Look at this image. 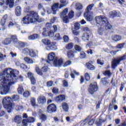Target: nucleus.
Wrapping results in <instances>:
<instances>
[{
    "label": "nucleus",
    "mask_w": 126,
    "mask_h": 126,
    "mask_svg": "<svg viewBox=\"0 0 126 126\" xmlns=\"http://www.w3.org/2000/svg\"><path fill=\"white\" fill-rule=\"evenodd\" d=\"M22 121V118L20 116H16L14 119V122L17 124H20Z\"/></svg>",
    "instance_id": "b1692460"
},
{
    "label": "nucleus",
    "mask_w": 126,
    "mask_h": 126,
    "mask_svg": "<svg viewBox=\"0 0 126 126\" xmlns=\"http://www.w3.org/2000/svg\"><path fill=\"white\" fill-rule=\"evenodd\" d=\"M112 39L114 41V42H118L122 40V36L121 35H113L112 36Z\"/></svg>",
    "instance_id": "6ab92c4d"
},
{
    "label": "nucleus",
    "mask_w": 126,
    "mask_h": 126,
    "mask_svg": "<svg viewBox=\"0 0 126 126\" xmlns=\"http://www.w3.org/2000/svg\"><path fill=\"white\" fill-rule=\"evenodd\" d=\"M12 41H11V39L10 38H5L3 41V44H4V45H9V44H11Z\"/></svg>",
    "instance_id": "c756f323"
},
{
    "label": "nucleus",
    "mask_w": 126,
    "mask_h": 126,
    "mask_svg": "<svg viewBox=\"0 0 126 126\" xmlns=\"http://www.w3.org/2000/svg\"><path fill=\"white\" fill-rule=\"evenodd\" d=\"M63 40H64L65 43H67V42H68V41H69L68 36L67 35H64Z\"/></svg>",
    "instance_id": "e2e57ef3"
},
{
    "label": "nucleus",
    "mask_w": 126,
    "mask_h": 126,
    "mask_svg": "<svg viewBox=\"0 0 126 126\" xmlns=\"http://www.w3.org/2000/svg\"><path fill=\"white\" fill-rule=\"evenodd\" d=\"M53 84H54V82L49 81L47 83V86H48V87H51V86H53Z\"/></svg>",
    "instance_id": "bf43d9fd"
},
{
    "label": "nucleus",
    "mask_w": 126,
    "mask_h": 126,
    "mask_svg": "<svg viewBox=\"0 0 126 126\" xmlns=\"http://www.w3.org/2000/svg\"><path fill=\"white\" fill-rule=\"evenodd\" d=\"M51 28H52V24L51 23H48L46 24V28H44V29L50 30Z\"/></svg>",
    "instance_id": "c03bdc74"
},
{
    "label": "nucleus",
    "mask_w": 126,
    "mask_h": 126,
    "mask_svg": "<svg viewBox=\"0 0 126 126\" xmlns=\"http://www.w3.org/2000/svg\"><path fill=\"white\" fill-rule=\"evenodd\" d=\"M70 64H71V61H68L64 64L63 66L65 67L68 65H70Z\"/></svg>",
    "instance_id": "052dcab7"
},
{
    "label": "nucleus",
    "mask_w": 126,
    "mask_h": 126,
    "mask_svg": "<svg viewBox=\"0 0 126 126\" xmlns=\"http://www.w3.org/2000/svg\"><path fill=\"white\" fill-rule=\"evenodd\" d=\"M86 66L88 68V69H90V70H94V69H95V66H94V65H92L90 63H87Z\"/></svg>",
    "instance_id": "a878e982"
},
{
    "label": "nucleus",
    "mask_w": 126,
    "mask_h": 126,
    "mask_svg": "<svg viewBox=\"0 0 126 126\" xmlns=\"http://www.w3.org/2000/svg\"><path fill=\"white\" fill-rule=\"evenodd\" d=\"M95 20L97 26H103V25H104L105 26V30H111L112 29V25L108 21V18L105 16L101 15L95 17Z\"/></svg>",
    "instance_id": "7ed1b4c3"
},
{
    "label": "nucleus",
    "mask_w": 126,
    "mask_h": 126,
    "mask_svg": "<svg viewBox=\"0 0 126 126\" xmlns=\"http://www.w3.org/2000/svg\"><path fill=\"white\" fill-rule=\"evenodd\" d=\"M11 39L12 40L13 42L14 43H16V44H17L19 41L17 39V37L16 35H13L11 36Z\"/></svg>",
    "instance_id": "58836bf2"
},
{
    "label": "nucleus",
    "mask_w": 126,
    "mask_h": 126,
    "mask_svg": "<svg viewBox=\"0 0 126 126\" xmlns=\"http://www.w3.org/2000/svg\"><path fill=\"white\" fill-rule=\"evenodd\" d=\"M31 104L32 105V106H33V107H34L35 105H36V100L35 99V98L32 97L31 99Z\"/></svg>",
    "instance_id": "de8ad7c7"
},
{
    "label": "nucleus",
    "mask_w": 126,
    "mask_h": 126,
    "mask_svg": "<svg viewBox=\"0 0 126 126\" xmlns=\"http://www.w3.org/2000/svg\"><path fill=\"white\" fill-rule=\"evenodd\" d=\"M48 113H55L57 112V106L55 104H51L47 108Z\"/></svg>",
    "instance_id": "1a4fd4ad"
},
{
    "label": "nucleus",
    "mask_w": 126,
    "mask_h": 126,
    "mask_svg": "<svg viewBox=\"0 0 126 126\" xmlns=\"http://www.w3.org/2000/svg\"><path fill=\"white\" fill-rule=\"evenodd\" d=\"M110 15L111 17H119L120 13L116 11L112 12L110 13Z\"/></svg>",
    "instance_id": "7c9ffc66"
},
{
    "label": "nucleus",
    "mask_w": 126,
    "mask_h": 126,
    "mask_svg": "<svg viewBox=\"0 0 126 126\" xmlns=\"http://www.w3.org/2000/svg\"><path fill=\"white\" fill-rule=\"evenodd\" d=\"M39 37V34H34L29 36V40H36V39H38Z\"/></svg>",
    "instance_id": "cd10ccee"
},
{
    "label": "nucleus",
    "mask_w": 126,
    "mask_h": 126,
    "mask_svg": "<svg viewBox=\"0 0 126 126\" xmlns=\"http://www.w3.org/2000/svg\"><path fill=\"white\" fill-rule=\"evenodd\" d=\"M94 6V4H91L87 6L86 12L84 13V16H86V14H88L90 12V10L92 9V8Z\"/></svg>",
    "instance_id": "4be33fe9"
},
{
    "label": "nucleus",
    "mask_w": 126,
    "mask_h": 126,
    "mask_svg": "<svg viewBox=\"0 0 126 126\" xmlns=\"http://www.w3.org/2000/svg\"><path fill=\"white\" fill-rule=\"evenodd\" d=\"M53 31L57 32L58 31V27L56 25H54L52 27Z\"/></svg>",
    "instance_id": "774afa93"
},
{
    "label": "nucleus",
    "mask_w": 126,
    "mask_h": 126,
    "mask_svg": "<svg viewBox=\"0 0 126 126\" xmlns=\"http://www.w3.org/2000/svg\"><path fill=\"white\" fill-rule=\"evenodd\" d=\"M15 14L17 16H20L21 15V7L20 6L16 7Z\"/></svg>",
    "instance_id": "a211bd4d"
},
{
    "label": "nucleus",
    "mask_w": 126,
    "mask_h": 126,
    "mask_svg": "<svg viewBox=\"0 0 126 126\" xmlns=\"http://www.w3.org/2000/svg\"><path fill=\"white\" fill-rule=\"evenodd\" d=\"M18 92L19 94H22V93L24 92V89H23V87L22 86L20 85L18 88Z\"/></svg>",
    "instance_id": "e433bc0d"
},
{
    "label": "nucleus",
    "mask_w": 126,
    "mask_h": 126,
    "mask_svg": "<svg viewBox=\"0 0 126 126\" xmlns=\"http://www.w3.org/2000/svg\"><path fill=\"white\" fill-rule=\"evenodd\" d=\"M29 56L31 58H35L38 57V52L35 51L33 49H31L29 53Z\"/></svg>",
    "instance_id": "dca6fc26"
},
{
    "label": "nucleus",
    "mask_w": 126,
    "mask_h": 126,
    "mask_svg": "<svg viewBox=\"0 0 126 126\" xmlns=\"http://www.w3.org/2000/svg\"><path fill=\"white\" fill-rule=\"evenodd\" d=\"M75 50L80 52L81 51V47L79 45H76L75 46Z\"/></svg>",
    "instance_id": "69168bd1"
},
{
    "label": "nucleus",
    "mask_w": 126,
    "mask_h": 126,
    "mask_svg": "<svg viewBox=\"0 0 126 126\" xmlns=\"http://www.w3.org/2000/svg\"><path fill=\"white\" fill-rule=\"evenodd\" d=\"M28 77L30 78L31 83L32 85H35L36 84V79L33 76V73L31 72H29L28 73Z\"/></svg>",
    "instance_id": "ddd939ff"
},
{
    "label": "nucleus",
    "mask_w": 126,
    "mask_h": 126,
    "mask_svg": "<svg viewBox=\"0 0 126 126\" xmlns=\"http://www.w3.org/2000/svg\"><path fill=\"white\" fill-rule=\"evenodd\" d=\"M46 62L49 64L53 63L55 66H60L63 63V59H59L56 58V55L53 52L49 54L48 59L46 60Z\"/></svg>",
    "instance_id": "20e7f679"
},
{
    "label": "nucleus",
    "mask_w": 126,
    "mask_h": 126,
    "mask_svg": "<svg viewBox=\"0 0 126 126\" xmlns=\"http://www.w3.org/2000/svg\"><path fill=\"white\" fill-rule=\"evenodd\" d=\"M12 26H18V24L14 21L9 22L8 27L10 28V27H12Z\"/></svg>",
    "instance_id": "473e14b6"
},
{
    "label": "nucleus",
    "mask_w": 126,
    "mask_h": 126,
    "mask_svg": "<svg viewBox=\"0 0 126 126\" xmlns=\"http://www.w3.org/2000/svg\"><path fill=\"white\" fill-rule=\"evenodd\" d=\"M37 102L40 105H45V103L47 102V99L45 96L40 95L37 98Z\"/></svg>",
    "instance_id": "9d476101"
},
{
    "label": "nucleus",
    "mask_w": 126,
    "mask_h": 126,
    "mask_svg": "<svg viewBox=\"0 0 126 126\" xmlns=\"http://www.w3.org/2000/svg\"><path fill=\"white\" fill-rule=\"evenodd\" d=\"M24 97H29L30 96V93L29 91H26L23 94Z\"/></svg>",
    "instance_id": "5fc2aeb1"
},
{
    "label": "nucleus",
    "mask_w": 126,
    "mask_h": 126,
    "mask_svg": "<svg viewBox=\"0 0 126 126\" xmlns=\"http://www.w3.org/2000/svg\"><path fill=\"white\" fill-rule=\"evenodd\" d=\"M15 109L17 111H20V110H22V109H23V106L22 105H17L16 106Z\"/></svg>",
    "instance_id": "4d7b16f0"
},
{
    "label": "nucleus",
    "mask_w": 126,
    "mask_h": 126,
    "mask_svg": "<svg viewBox=\"0 0 126 126\" xmlns=\"http://www.w3.org/2000/svg\"><path fill=\"white\" fill-rule=\"evenodd\" d=\"M35 71H36L37 74H38V75H40V76H42V75H43V72H42V70H41L40 68H39V66H36Z\"/></svg>",
    "instance_id": "2f4dec72"
},
{
    "label": "nucleus",
    "mask_w": 126,
    "mask_h": 126,
    "mask_svg": "<svg viewBox=\"0 0 126 126\" xmlns=\"http://www.w3.org/2000/svg\"><path fill=\"white\" fill-rule=\"evenodd\" d=\"M76 9H78V10H80V9H82L83 8V6H82V4L80 3H77L76 4Z\"/></svg>",
    "instance_id": "a19ab883"
},
{
    "label": "nucleus",
    "mask_w": 126,
    "mask_h": 126,
    "mask_svg": "<svg viewBox=\"0 0 126 126\" xmlns=\"http://www.w3.org/2000/svg\"><path fill=\"white\" fill-rule=\"evenodd\" d=\"M67 56L68 59H72V58H74V54L73 52L71 51H69L67 53Z\"/></svg>",
    "instance_id": "c9c22d12"
},
{
    "label": "nucleus",
    "mask_w": 126,
    "mask_h": 126,
    "mask_svg": "<svg viewBox=\"0 0 126 126\" xmlns=\"http://www.w3.org/2000/svg\"><path fill=\"white\" fill-rule=\"evenodd\" d=\"M101 81L104 85H106V84H108V83H109L107 79H106L105 78L101 79Z\"/></svg>",
    "instance_id": "603ef678"
},
{
    "label": "nucleus",
    "mask_w": 126,
    "mask_h": 126,
    "mask_svg": "<svg viewBox=\"0 0 126 126\" xmlns=\"http://www.w3.org/2000/svg\"><path fill=\"white\" fill-rule=\"evenodd\" d=\"M105 30H103V28L100 27L98 29L97 32L99 34V35H103V33H104V32Z\"/></svg>",
    "instance_id": "a18cd8bd"
},
{
    "label": "nucleus",
    "mask_w": 126,
    "mask_h": 126,
    "mask_svg": "<svg viewBox=\"0 0 126 126\" xmlns=\"http://www.w3.org/2000/svg\"><path fill=\"white\" fill-rule=\"evenodd\" d=\"M40 118L42 121L45 122L47 120V116L45 114H41L40 115Z\"/></svg>",
    "instance_id": "49530a36"
},
{
    "label": "nucleus",
    "mask_w": 126,
    "mask_h": 126,
    "mask_svg": "<svg viewBox=\"0 0 126 126\" xmlns=\"http://www.w3.org/2000/svg\"><path fill=\"white\" fill-rule=\"evenodd\" d=\"M64 100H65V95L63 94L58 95L55 97V101L58 103H62Z\"/></svg>",
    "instance_id": "4468645a"
},
{
    "label": "nucleus",
    "mask_w": 126,
    "mask_h": 126,
    "mask_svg": "<svg viewBox=\"0 0 126 126\" xmlns=\"http://www.w3.org/2000/svg\"><path fill=\"white\" fill-rule=\"evenodd\" d=\"M80 58L81 59H85L86 58V54L84 52H81L80 53Z\"/></svg>",
    "instance_id": "8fccbe9b"
},
{
    "label": "nucleus",
    "mask_w": 126,
    "mask_h": 126,
    "mask_svg": "<svg viewBox=\"0 0 126 126\" xmlns=\"http://www.w3.org/2000/svg\"><path fill=\"white\" fill-rule=\"evenodd\" d=\"M6 19H7V16L5 15L3 17L2 19L1 20L0 24L1 26H4V25H5V22H6Z\"/></svg>",
    "instance_id": "bb28decb"
},
{
    "label": "nucleus",
    "mask_w": 126,
    "mask_h": 126,
    "mask_svg": "<svg viewBox=\"0 0 126 126\" xmlns=\"http://www.w3.org/2000/svg\"><path fill=\"white\" fill-rule=\"evenodd\" d=\"M35 122V119L33 117H29L27 119H24L23 120V126H28V123H34Z\"/></svg>",
    "instance_id": "9b49d317"
},
{
    "label": "nucleus",
    "mask_w": 126,
    "mask_h": 126,
    "mask_svg": "<svg viewBox=\"0 0 126 126\" xmlns=\"http://www.w3.org/2000/svg\"><path fill=\"white\" fill-rule=\"evenodd\" d=\"M98 90H99V88H98L96 82L91 83L88 89L89 93L92 94H94L95 92H97Z\"/></svg>",
    "instance_id": "6e6552de"
},
{
    "label": "nucleus",
    "mask_w": 126,
    "mask_h": 126,
    "mask_svg": "<svg viewBox=\"0 0 126 126\" xmlns=\"http://www.w3.org/2000/svg\"><path fill=\"white\" fill-rule=\"evenodd\" d=\"M54 39L55 41H59V40H61V34H60V33H57L54 37Z\"/></svg>",
    "instance_id": "4c0bfd02"
},
{
    "label": "nucleus",
    "mask_w": 126,
    "mask_h": 126,
    "mask_svg": "<svg viewBox=\"0 0 126 126\" xmlns=\"http://www.w3.org/2000/svg\"><path fill=\"white\" fill-rule=\"evenodd\" d=\"M24 61H25V62L27 63H29V64L34 63V61H33V60L32 59L28 57H25L24 59Z\"/></svg>",
    "instance_id": "5701e85b"
},
{
    "label": "nucleus",
    "mask_w": 126,
    "mask_h": 126,
    "mask_svg": "<svg viewBox=\"0 0 126 126\" xmlns=\"http://www.w3.org/2000/svg\"><path fill=\"white\" fill-rule=\"evenodd\" d=\"M6 3L7 5H9L10 8H12L13 7V5H14V0H6Z\"/></svg>",
    "instance_id": "412c9836"
},
{
    "label": "nucleus",
    "mask_w": 126,
    "mask_h": 126,
    "mask_svg": "<svg viewBox=\"0 0 126 126\" xmlns=\"http://www.w3.org/2000/svg\"><path fill=\"white\" fill-rule=\"evenodd\" d=\"M2 103L4 109L8 113H11L13 108H14V103L12 102L11 97L6 96L2 99Z\"/></svg>",
    "instance_id": "39448f33"
},
{
    "label": "nucleus",
    "mask_w": 126,
    "mask_h": 126,
    "mask_svg": "<svg viewBox=\"0 0 126 126\" xmlns=\"http://www.w3.org/2000/svg\"><path fill=\"white\" fill-rule=\"evenodd\" d=\"M68 11V9L66 8L63 10L60 15L61 18L63 19V22H64V23H67V22H68V18H73V17L74 16V12L72 11L68 13V16H67L66 14H67Z\"/></svg>",
    "instance_id": "423d86ee"
},
{
    "label": "nucleus",
    "mask_w": 126,
    "mask_h": 126,
    "mask_svg": "<svg viewBox=\"0 0 126 126\" xmlns=\"http://www.w3.org/2000/svg\"><path fill=\"white\" fill-rule=\"evenodd\" d=\"M42 42L44 45H47V46H49L52 44V42H51V40H50L48 39H43L42 40Z\"/></svg>",
    "instance_id": "c85d7f7f"
},
{
    "label": "nucleus",
    "mask_w": 126,
    "mask_h": 126,
    "mask_svg": "<svg viewBox=\"0 0 126 126\" xmlns=\"http://www.w3.org/2000/svg\"><path fill=\"white\" fill-rule=\"evenodd\" d=\"M49 30L47 29L43 28V32H42V35L44 37H48L49 36Z\"/></svg>",
    "instance_id": "f704fd0d"
},
{
    "label": "nucleus",
    "mask_w": 126,
    "mask_h": 126,
    "mask_svg": "<svg viewBox=\"0 0 126 126\" xmlns=\"http://www.w3.org/2000/svg\"><path fill=\"white\" fill-rule=\"evenodd\" d=\"M18 74L19 71L12 68L5 69L0 74V84L2 85V87L0 88V94L5 95L9 92L10 86L15 84L18 79Z\"/></svg>",
    "instance_id": "f257e3e1"
},
{
    "label": "nucleus",
    "mask_w": 126,
    "mask_h": 126,
    "mask_svg": "<svg viewBox=\"0 0 126 126\" xmlns=\"http://www.w3.org/2000/svg\"><path fill=\"white\" fill-rule=\"evenodd\" d=\"M84 16L88 21H92V19H93V17L92 16V15H90L89 14V13H88V14H87L86 16H85L84 14Z\"/></svg>",
    "instance_id": "72a5a7b5"
},
{
    "label": "nucleus",
    "mask_w": 126,
    "mask_h": 126,
    "mask_svg": "<svg viewBox=\"0 0 126 126\" xmlns=\"http://www.w3.org/2000/svg\"><path fill=\"white\" fill-rule=\"evenodd\" d=\"M24 11L28 14L22 19L21 22L23 24H30V23H34L36 21L40 22L39 15L36 12L30 11L29 8H26Z\"/></svg>",
    "instance_id": "f03ea898"
},
{
    "label": "nucleus",
    "mask_w": 126,
    "mask_h": 126,
    "mask_svg": "<svg viewBox=\"0 0 126 126\" xmlns=\"http://www.w3.org/2000/svg\"><path fill=\"white\" fill-rule=\"evenodd\" d=\"M62 107L64 112H68V110L69 109V107H68V104L66 103V102H63L62 104Z\"/></svg>",
    "instance_id": "f3484780"
},
{
    "label": "nucleus",
    "mask_w": 126,
    "mask_h": 126,
    "mask_svg": "<svg viewBox=\"0 0 126 126\" xmlns=\"http://www.w3.org/2000/svg\"><path fill=\"white\" fill-rule=\"evenodd\" d=\"M54 36V31H50L48 32V37H50L51 38L53 37Z\"/></svg>",
    "instance_id": "338daca9"
},
{
    "label": "nucleus",
    "mask_w": 126,
    "mask_h": 126,
    "mask_svg": "<svg viewBox=\"0 0 126 126\" xmlns=\"http://www.w3.org/2000/svg\"><path fill=\"white\" fill-rule=\"evenodd\" d=\"M60 3H54L52 7V13L53 14H57V11L58 10V9H59V8H60Z\"/></svg>",
    "instance_id": "2eb2a0df"
},
{
    "label": "nucleus",
    "mask_w": 126,
    "mask_h": 126,
    "mask_svg": "<svg viewBox=\"0 0 126 126\" xmlns=\"http://www.w3.org/2000/svg\"><path fill=\"white\" fill-rule=\"evenodd\" d=\"M73 47V44L72 43H70L66 46V49L67 50H70Z\"/></svg>",
    "instance_id": "3c124183"
},
{
    "label": "nucleus",
    "mask_w": 126,
    "mask_h": 126,
    "mask_svg": "<svg viewBox=\"0 0 126 126\" xmlns=\"http://www.w3.org/2000/svg\"><path fill=\"white\" fill-rule=\"evenodd\" d=\"M126 45V43H120L118 44L116 46V49H123L124 48V46Z\"/></svg>",
    "instance_id": "79ce46f5"
},
{
    "label": "nucleus",
    "mask_w": 126,
    "mask_h": 126,
    "mask_svg": "<svg viewBox=\"0 0 126 126\" xmlns=\"http://www.w3.org/2000/svg\"><path fill=\"white\" fill-rule=\"evenodd\" d=\"M126 55H124L123 56H121L118 58L114 59L112 62V68H115L116 66L118 64H120L121 61H126Z\"/></svg>",
    "instance_id": "0eeeda50"
},
{
    "label": "nucleus",
    "mask_w": 126,
    "mask_h": 126,
    "mask_svg": "<svg viewBox=\"0 0 126 126\" xmlns=\"http://www.w3.org/2000/svg\"><path fill=\"white\" fill-rule=\"evenodd\" d=\"M56 44L55 42H52L49 46L46 47L47 50L50 51V50H52V51H55L58 50V47H57V45H56Z\"/></svg>",
    "instance_id": "f8f14e48"
},
{
    "label": "nucleus",
    "mask_w": 126,
    "mask_h": 126,
    "mask_svg": "<svg viewBox=\"0 0 126 126\" xmlns=\"http://www.w3.org/2000/svg\"><path fill=\"white\" fill-rule=\"evenodd\" d=\"M50 70V68L47 66H44L42 68V70L43 72H47L48 70Z\"/></svg>",
    "instance_id": "09e8293b"
},
{
    "label": "nucleus",
    "mask_w": 126,
    "mask_h": 126,
    "mask_svg": "<svg viewBox=\"0 0 126 126\" xmlns=\"http://www.w3.org/2000/svg\"><path fill=\"white\" fill-rule=\"evenodd\" d=\"M52 92L54 94H58V93H59V89H58V88H53Z\"/></svg>",
    "instance_id": "6e6d98bb"
},
{
    "label": "nucleus",
    "mask_w": 126,
    "mask_h": 126,
    "mask_svg": "<svg viewBox=\"0 0 126 126\" xmlns=\"http://www.w3.org/2000/svg\"><path fill=\"white\" fill-rule=\"evenodd\" d=\"M12 99L13 101H18V100H19V96L17 95H13Z\"/></svg>",
    "instance_id": "680f3d73"
},
{
    "label": "nucleus",
    "mask_w": 126,
    "mask_h": 126,
    "mask_svg": "<svg viewBox=\"0 0 126 126\" xmlns=\"http://www.w3.org/2000/svg\"><path fill=\"white\" fill-rule=\"evenodd\" d=\"M85 77L87 81L90 80V75H89V74H88V73H86L85 74Z\"/></svg>",
    "instance_id": "13d9d810"
},
{
    "label": "nucleus",
    "mask_w": 126,
    "mask_h": 126,
    "mask_svg": "<svg viewBox=\"0 0 126 126\" xmlns=\"http://www.w3.org/2000/svg\"><path fill=\"white\" fill-rule=\"evenodd\" d=\"M61 4L59 6V8H62L63 6H65L67 4L68 2L67 0H60Z\"/></svg>",
    "instance_id": "393cba45"
},
{
    "label": "nucleus",
    "mask_w": 126,
    "mask_h": 126,
    "mask_svg": "<svg viewBox=\"0 0 126 126\" xmlns=\"http://www.w3.org/2000/svg\"><path fill=\"white\" fill-rule=\"evenodd\" d=\"M72 33L75 36H78L79 35V31L76 30L72 31Z\"/></svg>",
    "instance_id": "0e129e2a"
},
{
    "label": "nucleus",
    "mask_w": 126,
    "mask_h": 126,
    "mask_svg": "<svg viewBox=\"0 0 126 126\" xmlns=\"http://www.w3.org/2000/svg\"><path fill=\"white\" fill-rule=\"evenodd\" d=\"M31 49L25 48L23 50V53L24 54V55H28V54L30 53V51Z\"/></svg>",
    "instance_id": "37998d69"
},
{
    "label": "nucleus",
    "mask_w": 126,
    "mask_h": 126,
    "mask_svg": "<svg viewBox=\"0 0 126 126\" xmlns=\"http://www.w3.org/2000/svg\"><path fill=\"white\" fill-rule=\"evenodd\" d=\"M82 39L85 42L88 41V40H89V34H88V32L84 33L82 36Z\"/></svg>",
    "instance_id": "aec40b11"
},
{
    "label": "nucleus",
    "mask_w": 126,
    "mask_h": 126,
    "mask_svg": "<svg viewBox=\"0 0 126 126\" xmlns=\"http://www.w3.org/2000/svg\"><path fill=\"white\" fill-rule=\"evenodd\" d=\"M88 126V120L86 119L81 123V126Z\"/></svg>",
    "instance_id": "ea45409f"
},
{
    "label": "nucleus",
    "mask_w": 126,
    "mask_h": 126,
    "mask_svg": "<svg viewBox=\"0 0 126 126\" xmlns=\"http://www.w3.org/2000/svg\"><path fill=\"white\" fill-rule=\"evenodd\" d=\"M80 24L78 23H76L74 25V28L76 30H79Z\"/></svg>",
    "instance_id": "864d4df0"
}]
</instances>
